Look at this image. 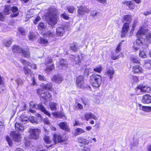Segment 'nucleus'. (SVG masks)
I'll use <instances>...</instances> for the list:
<instances>
[{
    "label": "nucleus",
    "mask_w": 151,
    "mask_h": 151,
    "mask_svg": "<svg viewBox=\"0 0 151 151\" xmlns=\"http://www.w3.org/2000/svg\"><path fill=\"white\" fill-rule=\"evenodd\" d=\"M78 8L77 12L78 16L79 17L84 15L85 13H87L90 11L89 9L85 6H81L78 7Z\"/></svg>",
    "instance_id": "obj_6"
},
{
    "label": "nucleus",
    "mask_w": 151,
    "mask_h": 151,
    "mask_svg": "<svg viewBox=\"0 0 151 151\" xmlns=\"http://www.w3.org/2000/svg\"><path fill=\"white\" fill-rule=\"evenodd\" d=\"M5 17L2 12H0V21H3L4 20Z\"/></svg>",
    "instance_id": "obj_64"
},
{
    "label": "nucleus",
    "mask_w": 151,
    "mask_h": 151,
    "mask_svg": "<svg viewBox=\"0 0 151 151\" xmlns=\"http://www.w3.org/2000/svg\"><path fill=\"white\" fill-rule=\"evenodd\" d=\"M44 139L46 143L49 144L51 143V141L48 136H45L44 138Z\"/></svg>",
    "instance_id": "obj_52"
},
{
    "label": "nucleus",
    "mask_w": 151,
    "mask_h": 151,
    "mask_svg": "<svg viewBox=\"0 0 151 151\" xmlns=\"http://www.w3.org/2000/svg\"><path fill=\"white\" fill-rule=\"evenodd\" d=\"M41 97L44 99L46 100L47 99H51V95L49 92H44L41 95Z\"/></svg>",
    "instance_id": "obj_25"
},
{
    "label": "nucleus",
    "mask_w": 151,
    "mask_h": 151,
    "mask_svg": "<svg viewBox=\"0 0 151 151\" xmlns=\"http://www.w3.org/2000/svg\"><path fill=\"white\" fill-rule=\"evenodd\" d=\"M58 10L56 8L51 7L49 9L46 15V18L48 24L53 27L57 23L59 18L57 14Z\"/></svg>",
    "instance_id": "obj_1"
},
{
    "label": "nucleus",
    "mask_w": 151,
    "mask_h": 151,
    "mask_svg": "<svg viewBox=\"0 0 151 151\" xmlns=\"http://www.w3.org/2000/svg\"><path fill=\"white\" fill-rule=\"evenodd\" d=\"M10 12V7L9 6H6L4 11V14L6 15H9Z\"/></svg>",
    "instance_id": "obj_41"
},
{
    "label": "nucleus",
    "mask_w": 151,
    "mask_h": 151,
    "mask_svg": "<svg viewBox=\"0 0 151 151\" xmlns=\"http://www.w3.org/2000/svg\"><path fill=\"white\" fill-rule=\"evenodd\" d=\"M57 104L54 103H52L50 104V108L52 111H56V106Z\"/></svg>",
    "instance_id": "obj_45"
},
{
    "label": "nucleus",
    "mask_w": 151,
    "mask_h": 151,
    "mask_svg": "<svg viewBox=\"0 0 151 151\" xmlns=\"http://www.w3.org/2000/svg\"><path fill=\"white\" fill-rule=\"evenodd\" d=\"M101 77L98 74H94L90 77V82L93 87H98L101 85Z\"/></svg>",
    "instance_id": "obj_2"
},
{
    "label": "nucleus",
    "mask_w": 151,
    "mask_h": 151,
    "mask_svg": "<svg viewBox=\"0 0 151 151\" xmlns=\"http://www.w3.org/2000/svg\"><path fill=\"white\" fill-rule=\"evenodd\" d=\"M129 27V23H125L124 24L121 31V36L122 37H124L126 36L128 32Z\"/></svg>",
    "instance_id": "obj_8"
},
{
    "label": "nucleus",
    "mask_w": 151,
    "mask_h": 151,
    "mask_svg": "<svg viewBox=\"0 0 151 151\" xmlns=\"http://www.w3.org/2000/svg\"><path fill=\"white\" fill-rule=\"evenodd\" d=\"M103 69V67L101 65H100L96 67V68H94L93 70L95 72L100 73L101 72Z\"/></svg>",
    "instance_id": "obj_42"
},
{
    "label": "nucleus",
    "mask_w": 151,
    "mask_h": 151,
    "mask_svg": "<svg viewBox=\"0 0 151 151\" xmlns=\"http://www.w3.org/2000/svg\"><path fill=\"white\" fill-rule=\"evenodd\" d=\"M75 131L74 135L75 136L80 135L82 133L85 132V131L84 130L79 128H78L75 129Z\"/></svg>",
    "instance_id": "obj_30"
},
{
    "label": "nucleus",
    "mask_w": 151,
    "mask_h": 151,
    "mask_svg": "<svg viewBox=\"0 0 151 151\" xmlns=\"http://www.w3.org/2000/svg\"><path fill=\"white\" fill-rule=\"evenodd\" d=\"M70 58L71 59L73 63L75 64H78L79 65H80V60L79 55H77L75 56L72 55L70 57Z\"/></svg>",
    "instance_id": "obj_20"
},
{
    "label": "nucleus",
    "mask_w": 151,
    "mask_h": 151,
    "mask_svg": "<svg viewBox=\"0 0 151 151\" xmlns=\"http://www.w3.org/2000/svg\"><path fill=\"white\" fill-rule=\"evenodd\" d=\"M29 120L32 123H37V122L36 120L35 119L34 116L31 117L29 118Z\"/></svg>",
    "instance_id": "obj_59"
},
{
    "label": "nucleus",
    "mask_w": 151,
    "mask_h": 151,
    "mask_svg": "<svg viewBox=\"0 0 151 151\" xmlns=\"http://www.w3.org/2000/svg\"><path fill=\"white\" fill-rule=\"evenodd\" d=\"M76 107L78 108V109L80 110L82 109L83 108V106L82 105L79 103L77 104Z\"/></svg>",
    "instance_id": "obj_63"
},
{
    "label": "nucleus",
    "mask_w": 151,
    "mask_h": 151,
    "mask_svg": "<svg viewBox=\"0 0 151 151\" xmlns=\"http://www.w3.org/2000/svg\"><path fill=\"white\" fill-rule=\"evenodd\" d=\"M139 106V109L140 110L146 112H150L151 111V107L142 106L140 104H138Z\"/></svg>",
    "instance_id": "obj_21"
},
{
    "label": "nucleus",
    "mask_w": 151,
    "mask_h": 151,
    "mask_svg": "<svg viewBox=\"0 0 151 151\" xmlns=\"http://www.w3.org/2000/svg\"><path fill=\"white\" fill-rule=\"evenodd\" d=\"M61 17L65 20H68L69 19V16L65 13H64L60 15Z\"/></svg>",
    "instance_id": "obj_50"
},
{
    "label": "nucleus",
    "mask_w": 151,
    "mask_h": 151,
    "mask_svg": "<svg viewBox=\"0 0 151 151\" xmlns=\"http://www.w3.org/2000/svg\"><path fill=\"white\" fill-rule=\"evenodd\" d=\"M131 60L134 63H137L139 62L137 58L135 57H132L131 58Z\"/></svg>",
    "instance_id": "obj_54"
},
{
    "label": "nucleus",
    "mask_w": 151,
    "mask_h": 151,
    "mask_svg": "<svg viewBox=\"0 0 151 151\" xmlns=\"http://www.w3.org/2000/svg\"><path fill=\"white\" fill-rule=\"evenodd\" d=\"M83 77L82 76L78 77L76 79V84L77 87L79 88H81L83 87L84 85Z\"/></svg>",
    "instance_id": "obj_13"
},
{
    "label": "nucleus",
    "mask_w": 151,
    "mask_h": 151,
    "mask_svg": "<svg viewBox=\"0 0 151 151\" xmlns=\"http://www.w3.org/2000/svg\"><path fill=\"white\" fill-rule=\"evenodd\" d=\"M29 104L30 108H34L36 109H40L45 114L49 116H50V114L47 111L45 108L41 104H35L32 101H31L30 102Z\"/></svg>",
    "instance_id": "obj_3"
},
{
    "label": "nucleus",
    "mask_w": 151,
    "mask_h": 151,
    "mask_svg": "<svg viewBox=\"0 0 151 151\" xmlns=\"http://www.w3.org/2000/svg\"><path fill=\"white\" fill-rule=\"evenodd\" d=\"M26 66L25 67H24V73L27 76H29V75H31L32 72L31 70L28 68V67H26Z\"/></svg>",
    "instance_id": "obj_38"
},
{
    "label": "nucleus",
    "mask_w": 151,
    "mask_h": 151,
    "mask_svg": "<svg viewBox=\"0 0 151 151\" xmlns=\"http://www.w3.org/2000/svg\"><path fill=\"white\" fill-rule=\"evenodd\" d=\"M15 128L17 131H22L24 130L23 125L22 124L16 122L15 124Z\"/></svg>",
    "instance_id": "obj_29"
},
{
    "label": "nucleus",
    "mask_w": 151,
    "mask_h": 151,
    "mask_svg": "<svg viewBox=\"0 0 151 151\" xmlns=\"http://www.w3.org/2000/svg\"><path fill=\"white\" fill-rule=\"evenodd\" d=\"M52 140L55 144H57L58 142H63V139L61 136L59 134H54Z\"/></svg>",
    "instance_id": "obj_11"
},
{
    "label": "nucleus",
    "mask_w": 151,
    "mask_h": 151,
    "mask_svg": "<svg viewBox=\"0 0 151 151\" xmlns=\"http://www.w3.org/2000/svg\"><path fill=\"white\" fill-rule=\"evenodd\" d=\"M130 80L132 83H133L134 82H137L138 79L137 76H131Z\"/></svg>",
    "instance_id": "obj_47"
},
{
    "label": "nucleus",
    "mask_w": 151,
    "mask_h": 151,
    "mask_svg": "<svg viewBox=\"0 0 151 151\" xmlns=\"http://www.w3.org/2000/svg\"><path fill=\"white\" fill-rule=\"evenodd\" d=\"M146 40L150 42H151V32L147 34L145 36Z\"/></svg>",
    "instance_id": "obj_48"
},
{
    "label": "nucleus",
    "mask_w": 151,
    "mask_h": 151,
    "mask_svg": "<svg viewBox=\"0 0 151 151\" xmlns=\"http://www.w3.org/2000/svg\"><path fill=\"white\" fill-rule=\"evenodd\" d=\"M12 42L11 39H7L4 40L3 43L5 47H8L10 46L11 45Z\"/></svg>",
    "instance_id": "obj_34"
},
{
    "label": "nucleus",
    "mask_w": 151,
    "mask_h": 151,
    "mask_svg": "<svg viewBox=\"0 0 151 151\" xmlns=\"http://www.w3.org/2000/svg\"><path fill=\"white\" fill-rule=\"evenodd\" d=\"M19 33L22 35H24L26 34L25 29L22 27H19L18 29Z\"/></svg>",
    "instance_id": "obj_44"
},
{
    "label": "nucleus",
    "mask_w": 151,
    "mask_h": 151,
    "mask_svg": "<svg viewBox=\"0 0 151 151\" xmlns=\"http://www.w3.org/2000/svg\"><path fill=\"white\" fill-rule=\"evenodd\" d=\"M44 35H46L48 37H55V34L53 32L50 31H48L43 34Z\"/></svg>",
    "instance_id": "obj_37"
},
{
    "label": "nucleus",
    "mask_w": 151,
    "mask_h": 151,
    "mask_svg": "<svg viewBox=\"0 0 151 151\" xmlns=\"http://www.w3.org/2000/svg\"><path fill=\"white\" fill-rule=\"evenodd\" d=\"M46 28V24L44 23L41 22L39 23L38 25V29L41 31L45 30Z\"/></svg>",
    "instance_id": "obj_32"
},
{
    "label": "nucleus",
    "mask_w": 151,
    "mask_h": 151,
    "mask_svg": "<svg viewBox=\"0 0 151 151\" xmlns=\"http://www.w3.org/2000/svg\"><path fill=\"white\" fill-rule=\"evenodd\" d=\"M150 14H151V9H150L147 10L144 13V15L145 16H147Z\"/></svg>",
    "instance_id": "obj_62"
},
{
    "label": "nucleus",
    "mask_w": 151,
    "mask_h": 151,
    "mask_svg": "<svg viewBox=\"0 0 151 151\" xmlns=\"http://www.w3.org/2000/svg\"><path fill=\"white\" fill-rule=\"evenodd\" d=\"M38 41L40 43L43 44H47L48 43L47 40L43 37H40Z\"/></svg>",
    "instance_id": "obj_39"
},
{
    "label": "nucleus",
    "mask_w": 151,
    "mask_h": 151,
    "mask_svg": "<svg viewBox=\"0 0 151 151\" xmlns=\"http://www.w3.org/2000/svg\"><path fill=\"white\" fill-rule=\"evenodd\" d=\"M122 43L120 42L118 45L116 50V53H118L121 50V46L122 45Z\"/></svg>",
    "instance_id": "obj_56"
},
{
    "label": "nucleus",
    "mask_w": 151,
    "mask_h": 151,
    "mask_svg": "<svg viewBox=\"0 0 151 151\" xmlns=\"http://www.w3.org/2000/svg\"><path fill=\"white\" fill-rule=\"evenodd\" d=\"M20 61L24 65L26 66L27 67L30 66L31 68H33L35 70L37 68L36 65L35 64H31L29 63L23 59H21Z\"/></svg>",
    "instance_id": "obj_18"
},
{
    "label": "nucleus",
    "mask_w": 151,
    "mask_h": 151,
    "mask_svg": "<svg viewBox=\"0 0 151 151\" xmlns=\"http://www.w3.org/2000/svg\"><path fill=\"white\" fill-rule=\"evenodd\" d=\"M54 69V65L52 64L49 67H47L45 69V71L47 72H49Z\"/></svg>",
    "instance_id": "obj_49"
},
{
    "label": "nucleus",
    "mask_w": 151,
    "mask_h": 151,
    "mask_svg": "<svg viewBox=\"0 0 151 151\" xmlns=\"http://www.w3.org/2000/svg\"><path fill=\"white\" fill-rule=\"evenodd\" d=\"M28 38L30 40L32 41L36 38L34 32H30L29 34Z\"/></svg>",
    "instance_id": "obj_36"
},
{
    "label": "nucleus",
    "mask_w": 151,
    "mask_h": 151,
    "mask_svg": "<svg viewBox=\"0 0 151 151\" xmlns=\"http://www.w3.org/2000/svg\"><path fill=\"white\" fill-rule=\"evenodd\" d=\"M11 9L13 13L15 14L11 15L12 17H16L18 16V9L17 6H13L11 7Z\"/></svg>",
    "instance_id": "obj_23"
},
{
    "label": "nucleus",
    "mask_w": 151,
    "mask_h": 151,
    "mask_svg": "<svg viewBox=\"0 0 151 151\" xmlns=\"http://www.w3.org/2000/svg\"><path fill=\"white\" fill-rule=\"evenodd\" d=\"M40 87L43 89L52 91V84L51 83H50L47 84H45L43 83L40 84Z\"/></svg>",
    "instance_id": "obj_19"
},
{
    "label": "nucleus",
    "mask_w": 151,
    "mask_h": 151,
    "mask_svg": "<svg viewBox=\"0 0 151 151\" xmlns=\"http://www.w3.org/2000/svg\"><path fill=\"white\" fill-rule=\"evenodd\" d=\"M41 19V18L39 16H37V17L36 18V19H35L34 23V24H36L37 22L40 21Z\"/></svg>",
    "instance_id": "obj_60"
},
{
    "label": "nucleus",
    "mask_w": 151,
    "mask_h": 151,
    "mask_svg": "<svg viewBox=\"0 0 151 151\" xmlns=\"http://www.w3.org/2000/svg\"><path fill=\"white\" fill-rule=\"evenodd\" d=\"M133 71L134 73H141L142 71V69L140 66L136 65L133 67Z\"/></svg>",
    "instance_id": "obj_28"
},
{
    "label": "nucleus",
    "mask_w": 151,
    "mask_h": 151,
    "mask_svg": "<svg viewBox=\"0 0 151 151\" xmlns=\"http://www.w3.org/2000/svg\"><path fill=\"white\" fill-rule=\"evenodd\" d=\"M58 125L61 129L66 131L69 132L70 128L66 122H60L58 124Z\"/></svg>",
    "instance_id": "obj_12"
},
{
    "label": "nucleus",
    "mask_w": 151,
    "mask_h": 151,
    "mask_svg": "<svg viewBox=\"0 0 151 151\" xmlns=\"http://www.w3.org/2000/svg\"><path fill=\"white\" fill-rule=\"evenodd\" d=\"M84 116L86 121H88L90 118L93 119L95 120L98 119V118L94 114L91 112L86 113Z\"/></svg>",
    "instance_id": "obj_14"
},
{
    "label": "nucleus",
    "mask_w": 151,
    "mask_h": 151,
    "mask_svg": "<svg viewBox=\"0 0 151 151\" xmlns=\"http://www.w3.org/2000/svg\"><path fill=\"white\" fill-rule=\"evenodd\" d=\"M19 119L22 123L25 124L29 120V118L23 115H22L20 116Z\"/></svg>",
    "instance_id": "obj_35"
},
{
    "label": "nucleus",
    "mask_w": 151,
    "mask_h": 151,
    "mask_svg": "<svg viewBox=\"0 0 151 151\" xmlns=\"http://www.w3.org/2000/svg\"><path fill=\"white\" fill-rule=\"evenodd\" d=\"M122 4H126L130 9H134V8L135 4L131 1H123L122 2Z\"/></svg>",
    "instance_id": "obj_22"
},
{
    "label": "nucleus",
    "mask_w": 151,
    "mask_h": 151,
    "mask_svg": "<svg viewBox=\"0 0 151 151\" xmlns=\"http://www.w3.org/2000/svg\"><path fill=\"white\" fill-rule=\"evenodd\" d=\"M138 39L136 40V44H134L133 46V48L135 50H138L139 48V45H142L144 42V39L142 38V36H137Z\"/></svg>",
    "instance_id": "obj_5"
},
{
    "label": "nucleus",
    "mask_w": 151,
    "mask_h": 151,
    "mask_svg": "<svg viewBox=\"0 0 151 151\" xmlns=\"http://www.w3.org/2000/svg\"><path fill=\"white\" fill-rule=\"evenodd\" d=\"M114 73V71L113 70L108 69L105 73V75H107L109 76V78L112 79L113 75Z\"/></svg>",
    "instance_id": "obj_33"
},
{
    "label": "nucleus",
    "mask_w": 151,
    "mask_h": 151,
    "mask_svg": "<svg viewBox=\"0 0 151 151\" xmlns=\"http://www.w3.org/2000/svg\"><path fill=\"white\" fill-rule=\"evenodd\" d=\"M131 16L130 15H125L123 16L124 20L128 22L129 23L132 20Z\"/></svg>",
    "instance_id": "obj_40"
},
{
    "label": "nucleus",
    "mask_w": 151,
    "mask_h": 151,
    "mask_svg": "<svg viewBox=\"0 0 151 151\" xmlns=\"http://www.w3.org/2000/svg\"><path fill=\"white\" fill-rule=\"evenodd\" d=\"M56 34L58 36H62L65 32L64 27L62 26H58L56 29Z\"/></svg>",
    "instance_id": "obj_15"
},
{
    "label": "nucleus",
    "mask_w": 151,
    "mask_h": 151,
    "mask_svg": "<svg viewBox=\"0 0 151 151\" xmlns=\"http://www.w3.org/2000/svg\"><path fill=\"white\" fill-rule=\"evenodd\" d=\"M78 45L76 42H73L70 45V49L74 52H76L78 49Z\"/></svg>",
    "instance_id": "obj_26"
},
{
    "label": "nucleus",
    "mask_w": 151,
    "mask_h": 151,
    "mask_svg": "<svg viewBox=\"0 0 151 151\" xmlns=\"http://www.w3.org/2000/svg\"><path fill=\"white\" fill-rule=\"evenodd\" d=\"M40 132V130L38 129H31L29 130V138L30 139H37L39 138Z\"/></svg>",
    "instance_id": "obj_4"
},
{
    "label": "nucleus",
    "mask_w": 151,
    "mask_h": 151,
    "mask_svg": "<svg viewBox=\"0 0 151 151\" xmlns=\"http://www.w3.org/2000/svg\"><path fill=\"white\" fill-rule=\"evenodd\" d=\"M10 134L14 141L19 142L21 141V137L19 133L12 132H11Z\"/></svg>",
    "instance_id": "obj_7"
},
{
    "label": "nucleus",
    "mask_w": 151,
    "mask_h": 151,
    "mask_svg": "<svg viewBox=\"0 0 151 151\" xmlns=\"http://www.w3.org/2000/svg\"><path fill=\"white\" fill-rule=\"evenodd\" d=\"M15 81L18 85V86L22 85L23 83V81L21 79L18 78L15 80Z\"/></svg>",
    "instance_id": "obj_46"
},
{
    "label": "nucleus",
    "mask_w": 151,
    "mask_h": 151,
    "mask_svg": "<svg viewBox=\"0 0 151 151\" xmlns=\"http://www.w3.org/2000/svg\"><path fill=\"white\" fill-rule=\"evenodd\" d=\"M67 61L65 60L61 59L59 62V65H58L60 69H65L67 66Z\"/></svg>",
    "instance_id": "obj_17"
},
{
    "label": "nucleus",
    "mask_w": 151,
    "mask_h": 151,
    "mask_svg": "<svg viewBox=\"0 0 151 151\" xmlns=\"http://www.w3.org/2000/svg\"><path fill=\"white\" fill-rule=\"evenodd\" d=\"M145 66L148 69H151V60L149 61L145 64Z\"/></svg>",
    "instance_id": "obj_58"
},
{
    "label": "nucleus",
    "mask_w": 151,
    "mask_h": 151,
    "mask_svg": "<svg viewBox=\"0 0 151 151\" xmlns=\"http://www.w3.org/2000/svg\"><path fill=\"white\" fill-rule=\"evenodd\" d=\"M146 30L143 27H141L137 33V36H142L145 33Z\"/></svg>",
    "instance_id": "obj_31"
},
{
    "label": "nucleus",
    "mask_w": 151,
    "mask_h": 151,
    "mask_svg": "<svg viewBox=\"0 0 151 151\" xmlns=\"http://www.w3.org/2000/svg\"><path fill=\"white\" fill-rule=\"evenodd\" d=\"M150 91V88L147 86L143 85L138 86L137 87V91L141 92H148Z\"/></svg>",
    "instance_id": "obj_9"
},
{
    "label": "nucleus",
    "mask_w": 151,
    "mask_h": 151,
    "mask_svg": "<svg viewBox=\"0 0 151 151\" xmlns=\"http://www.w3.org/2000/svg\"><path fill=\"white\" fill-rule=\"evenodd\" d=\"M73 124L74 126L77 125L80 126L82 124H81L78 121H77L76 120L75 121V122L73 123Z\"/></svg>",
    "instance_id": "obj_61"
},
{
    "label": "nucleus",
    "mask_w": 151,
    "mask_h": 151,
    "mask_svg": "<svg viewBox=\"0 0 151 151\" xmlns=\"http://www.w3.org/2000/svg\"><path fill=\"white\" fill-rule=\"evenodd\" d=\"M83 139L82 141V143L81 144L84 145H87L89 144V141L88 140L84 137H83Z\"/></svg>",
    "instance_id": "obj_57"
},
{
    "label": "nucleus",
    "mask_w": 151,
    "mask_h": 151,
    "mask_svg": "<svg viewBox=\"0 0 151 151\" xmlns=\"http://www.w3.org/2000/svg\"><path fill=\"white\" fill-rule=\"evenodd\" d=\"M63 80V78L60 74L54 75L51 78L52 81L58 83H61Z\"/></svg>",
    "instance_id": "obj_10"
},
{
    "label": "nucleus",
    "mask_w": 151,
    "mask_h": 151,
    "mask_svg": "<svg viewBox=\"0 0 151 151\" xmlns=\"http://www.w3.org/2000/svg\"><path fill=\"white\" fill-rule=\"evenodd\" d=\"M12 50L14 53H21L22 51V49L18 46L14 45L12 47Z\"/></svg>",
    "instance_id": "obj_24"
},
{
    "label": "nucleus",
    "mask_w": 151,
    "mask_h": 151,
    "mask_svg": "<svg viewBox=\"0 0 151 151\" xmlns=\"http://www.w3.org/2000/svg\"><path fill=\"white\" fill-rule=\"evenodd\" d=\"M38 78L40 81H47V79L42 75L39 74L38 75Z\"/></svg>",
    "instance_id": "obj_55"
},
{
    "label": "nucleus",
    "mask_w": 151,
    "mask_h": 151,
    "mask_svg": "<svg viewBox=\"0 0 151 151\" xmlns=\"http://www.w3.org/2000/svg\"><path fill=\"white\" fill-rule=\"evenodd\" d=\"M6 140L10 146H12V145L13 142L11 139L8 136L6 137Z\"/></svg>",
    "instance_id": "obj_53"
},
{
    "label": "nucleus",
    "mask_w": 151,
    "mask_h": 151,
    "mask_svg": "<svg viewBox=\"0 0 151 151\" xmlns=\"http://www.w3.org/2000/svg\"><path fill=\"white\" fill-rule=\"evenodd\" d=\"M139 56L141 58H145L147 57L145 53L141 50H139Z\"/></svg>",
    "instance_id": "obj_51"
},
{
    "label": "nucleus",
    "mask_w": 151,
    "mask_h": 151,
    "mask_svg": "<svg viewBox=\"0 0 151 151\" xmlns=\"http://www.w3.org/2000/svg\"><path fill=\"white\" fill-rule=\"evenodd\" d=\"M67 9L69 13H73L75 10V8L73 6H68L67 7Z\"/></svg>",
    "instance_id": "obj_43"
},
{
    "label": "nucleus",
    "mask_w": 151,
    "mask_h": 151,
    "mask_svg": "<svg viewBox=\"0 0 151 151\" xmlns=\"http://www.w3.org/2000/svg\"><path fill=\"white\" fill-rule=\"evenodd\" d=\"M21 53H22L23 55L26 58H29L30 56V53L29 50L28 48L23 49H22Z\"/></svg>",
    "instance_id": "obj_27"
},
{
    "label": "nucleus",
    "mask_w": 151,
    "mask_h": 151,
    "mask_svg": "<svg viewBox=\"0 0 151 151\" xmlns=\"http://www.w3.org/2000/svg\"><path fill=\"white\" fill-rule=\"evenodd\" d=\"M142 101L144 104H149L151 102V96L148 94L145 95L142 97Z\"/></svg>",
    "instance_id": "obj_16"
}]
</instances>
